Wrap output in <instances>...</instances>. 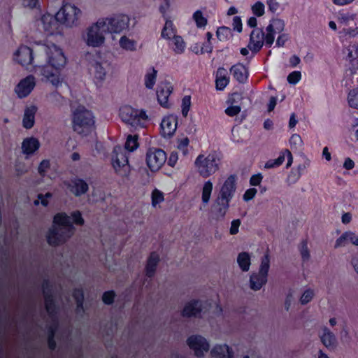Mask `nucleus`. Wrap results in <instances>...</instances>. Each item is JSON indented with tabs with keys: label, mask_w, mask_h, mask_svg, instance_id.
<instances>
[{
	"label": "nucleus",
	"mask_w": 358,
	"mask_h": 358,
	"mask_svg": "<svg viewBox=\"0 0 358 358\" xmlns=\"http://www.w3.org/2000/svg\"><path fill=\"white\" fill-rule=\"evenodd\" d=\"M109 63L99 55L93 57L88 64L89 73L96 87H101L107 76Z\"/></svg>",
	"instance_id": "nucleus-8"
},
{
	"label": "nucleus",
	"mask_w": 358,
	"mask_h": 358,
	"mask_svg": "<svg viewBox=\"0 0 358 358\" xmlns=\"http://www.w3.org/2000/svg\"><path fill=\"white\" fill-rule=\"evenodd\" d=\"M229 83L228 71L224 67L217 69L215 74V85L217 90H223Z\"/></svg>",
	"instance_id": "nucleus-28"
},
{
	"label": "nucleus",
	"mask_w": 358,
	"mask_h": 358,
	"mask_svg": "<svg viewBox=\"0 0 358 358\" xmlns=\"http://www.w3.org/2000/svg\"><path fill=\"white\" fill-rule=\"evenodd\" d=\"M40 147L38 140L34 137L24 139L22 143V152L27 156L33 155Z\"/></svg>",
	"instance_id": "nucleus-27"
},
{
	"label": "nucleus",
	"mask_w": 358,
	"mask_h": 358,
	"mask_svg": "<svg viewBox=\"0 0 358 358\" xmlns=\"http://www.w3.org/2000/svg\"><path fill=\"white\" fill-rule=\"evenodd\" d=\"M322 343L328 349H334L338 345L336 335L328 327H322L319 333Z\"/></svg>",
	"instance_id": "nucleus-23"
},
{
	"label": "nucleus",
	"mask_w": 358,
	"mask_h": 358,
	"mask_svg": "<svg viewBox=\"0 0 358 358\" xmlns=\"http://www.w3.org/2000/svg\"><path fill=\"white\" fill-rule=\"evenodd\" d=\"M237 263L240 269L243 272H247L250 270L251 265V256L247 252H242L238 255Z\"/></svg>",
	"instance_id": "nucleus-33"
},
{
	"label": "nucleus",
	"mask_w": 358,
	"mask_h": 358,
	"mask_svg": "<svg viewBox=\"0 0 358 358\" xmlns=\"http://www.w3.org/2000/svg\"><path fill=\"white\" fill-rule=\"evenodd\" d=\"M73 296L77 303V309L78 311L83 309V292L80 289H76L73 293Z\"/></svg>",
	"instance_id": "nucleus-50"
},
{
	"label": "nucleus",
	"mask_w": 358,
	"mask_h": 358,
	"mask_svg": "<svg viewBox=\"0 0 358 358\" xmlns=\"http://www.w3.org/2000/svg\"><path fill=\"white\" fill-rule=\"evenodd\" d=\"M241 110L240 106H228L224 110L225 113L229 117L237 115Z\"/></svg>",
	"instance_id": "nucleus-57"
},
{
	"label": "nucleus",
	"mask_w": 358,
	"mask_h": 358,
	"mask_svg": "<svg viewBox=\"0 0 358 358\" xmlns=\"http://www.w3.org/2000/svg\"><path fill=\"white\" fill-rule=\"evenodd\" d=\"M213 189V185L210 180H207L203 183L201 191V201L203 204L206 205L209 203Z\"/></svg>",
	"instance_id": "nucleus-36"
},
{
	"label": "nucleus",
	"mask_w": 358,
	"mask_h": 358,
	"mask_svg": "<svg viewBox=\"0 0 358 358\" xmlns=\"http://www.w3.org/2000/svg\"><path fill=\"white\" fill-rule=\"evenodd\" d=\"M58 22L56 15L53 17L52 15L46 13L38 20V26H41L48 34L52 35L58 29Z\"/></svg>",
	"instance_id": "nucleus-20"
},
{
	"label": "nucleus",
	"mask_w": 358,
	"mask_h": 358,
	"mask_svg": "<svg viewBox=\"0 0 358 358\" xmlns=\"http://www.w3.org/2000/svg\"><path fill=\"white\" fill-rule=\"evenodd\" d=\"M289 144L293 150H298L301 149L303 145L301 137L299 134H293L289 139Z\"/></svg>",
	"instance_id": "nucleus-46"
},
{
	"label": "nucleus",
	"mask_w": 358,
	"mask_h": 358,
	"mask_svg": "<svg viewBox=\"0 0 358 358\" xmlns=\"http://www.w3.org/2000/svg\"><path fill=\"white\" fill-rule=\"evenodd\" d=\"M72 128L78 134L86 136L95 128V117L92 112L83 106H78L72 112Z\"/></svg>",
	"instance_id": "nucleus-4"
},
{
	"label": "nucleus",
	"mask_w": 358,
	"mask_h": 358,
	"mask_svg": "<svg viewBox=\"0 0 358 358\" xmlns=\"http://www.w3.org/2000/svg\"><path fill=\"white\" fill-rule=\"evenodd\" d=\"M349 243L358 246V235L351 231H348L342 234V235L338 238L335 243V248L344 247Z\"/></svg>",
	"instance_id": "nucleus-25"
},
{
	"label": "nucleus",
	"mask_w": 358,
	"mask_h": 358,
	"mask_svg": "<svg viewBox=\"0 0 358 358\" xmlns=\"http://www.w3.org/2000/svg\"><path fill=\"white\" fill-rule=\"evenodd\" d=\"M43 292L45 297V308L48 314L52 318L55 317L56 313V308L53 301V296L50 293L48 289V284L45 282L43 285Z\"/></svg>",
	"instance_id": "nucleus-30"
},
{
	"label": "nucleus",
	"mask_w": 358,
	"mask_h": 358,
	"mask_svg": "<svg viewBox=\"0 0 358 358\" xmlns=\"http://www.w3.org/2000/svg\"><path fill=\"white\" fill-rule=\"evenodd\" d=\"M159 260V257L157 253H155V252L151 253V255H150V257L148 259V262H147V265H146V268H145L146 275L148 277H152L155 274Z\"/></svg>",
	"instance_id": "nucleus-34"
},
{
	"label": "nucleus",
	"mask_w": 358,
	"mask_h": 358,
	"mask_svg": "<svg viewBox=\"0 0 358 358\" xmlns=\"http://www.w3.org/2000/svg\"><path fill=\"white\" fill-rule=\"evenodd\" d=\"M270 268V257L266 252L261 259L258 272L252 273L250 277V287L254 291H258L268 281V273Z\"/></svg>",
	"instance_id": "nucleus-9"
},
{
	"label": "nucleus",
	"mask_w": 358,
	"mask_h": 358,
	"mask_svg": "<svg viewBox=\"0 0 358 358\" xmlns=\"http://www.w3.org/2000/svg\"><path fill=\"white\" fill-rule=\"evenodd\" d=\"M37 108L34 106L26 107L22 117V126L27 129L32 128L35 123V115Z\"/></svg>",
	"instance_id": "nucleus-26"
},
{
	"label": "nucleus",
	"mask_w": 358,
	"mask_h": 358,
	"mask_svg": "<svg viewBox=\"0 0 358 358\" xmlns=\"http://www.w3.org/2000/svg\"><path fill=\"white\" fill-rule=\"evenodd\" d=\"M236 175L232 174L228 176L220 186L217 195L231 201L236 190Z\"/></svg>",
	"instance_id": "nucleus-16"
},
{
	"label": "nucleus",
	"mask_w": 358,
	"mask_h": 358,
	"mask_svg": "<svg viewBox=\"0 0 358 358\" xmlns=\"http://www.w3.org/2000/svg\"><path fill=\"white\" fill-rule=\"evenodd\" d=\"M285 22L280 19L272 20L266 27V34L262 29H255L250 34L248 48L255 53L258 52L265 41L266 45L271 46L275 39V35L281 33L285 29Z\"/></svg>",
	"instance_id": "nucleus-3"
},
{
	"label": "nucleus",
	"mask_w": 358,
	"mask_h": 358,
	"mask_svg": "<svg viewBox=\"0 0 358 358\" xmlns=\"http://www.w3.org/2000/svg\"><path fill=\"white\" fill-rule=\"evenodd\" d=\"M111 164L115 172L121 176H127L129 173L128 157L120 146H115L111 155Z\"/></svg>",
	"instance_id": "nucleus-10"
},
{
	"label": "nucleus",
	"mask_w": 358,
	"mask_h": 358,
	"mask_svg": "<svg viewBox=\"0 0 358 358\" xmlns=\"http://www.w3.org/2000/svg\"><path fill=\"white\" fill-rule=\"evenodd\" d=\"M187 344L198 357L203 356L209 350L210 345L208 341L200 335H192L187 340Z\"/></svg>",
	"instance_id": "nucleus-14"
},
{
	"label": "nucleus",
	"mask_w": 358,
	"mask_h": 358,
	"mask_svg": "<svg viewBox=\"0 0 358 358\" xmlns=\"http://www.w3.org/2000/svg\"><path fill=\"white\" fill-rule=\"evenodd\" d=\"M191 106V97L189 96H185L182 99V114L184 117L187 115Z\"/></svg>",
	"instance_id": "nucleus-51"
},
{
	"label": "nucleus",
	"mask_w": 358,
	"mask_h": 358,
	"mask_svg": "<svg viewBox=\"0 0 358 358\" xmlns=\"http://www.w3.org/2000/svg\"><path fill=\"white\" fill-rule=\"evenodd\" d=\"M301 78V73L300 71H295L290 73L287 76V81L290 84H296Z\"/></svg>",
	"instance_id": "nucleus-55"
},
{
	"label": "nucleus",
	"mask_w": 358,
	"mask_h": 358,
	"mask_svg": "<svg viewBox=\"0 0 358 358\" xmlns=\"http://www.w3.org/2000/svg\"><path fill=\"white\" fill-rule=\"evenodd\" d=\"M40 50L45 53L46 64H34L35 71L45 78L52 85H62L63 78L60 73H53L48 69L50 66L56 71L63 69L67 64V57L62 48L54 44H42Z\"/></svg>",
	"instance_id": "nucleus-1"
},
{
	"label": "nucleus",
	"mask_w": 358,
	"mask_h": 358,
	"mask_svg": "<svg viewBox=\"0 0 358 358\" xmlns=\"http://www.w3.org/2000/svg\"><path fill=\"white\" fill-rule=\"evenodd\" d=\"M101 19L105 22L108 33L120 34L129 29L130 19L126 15H117Z\"/></svg>",
	"instance_id": "nucleus-12"
},
{
	"label": "nucleus",
	"mask_w": 358,
	"mask_h": 358,
	"mask_svg": "<svg viewBox=\"0 0 358 358\" xmlns=\"http://www.w3.org/2000/svg\"><path fill=\"white\" fill-rule=\"evenodd\" d=\"M56 330V327H51L49 329V335H48V346L50 349L54 350L56 347V343L54 340L55 333Z\"/></svg>",
	"instance_id": "nucleus-59"
},
{
	"label": "nucleus",
	"mask_w": 358,
	"mask_h": 358,
	"mask_svg": "<svg viewBox=\"0 0 358 358\" xmlns=\"http://www.w3.org/2000/svg\"><path fill=\"white\" fill-rule=\"evenodd\" d=\"M289 38L288 34L282 33H279V36L276 40V45L278 47H283L285 43L287 41Z\"/></svg>",
	"instance_id": "nucleus-61"
},
{
	"label": "nucleus",
	"mask_w": 358,
	"mask_h": 358,
	"mask_svg": "<svg viewBox=\"0 0 358 358\" xmlns=\"http://www.w3.org/2000/svg\"><path fill=\"white\" fill-rule=\"evenodd\" d=\"M347 60L350 65V71L354 73L358 69V45H350L348 48Z\"/></svg>",
	"instance_id": "nucleus-29"
},
{
	"label": "nucleus",
	"mask_w": 358,
	"mask_h": 358,
	"mask_svg": "<svg viewBox=\"0 0 358 358\" xmlns=\"http://www.w3.org/2000/svg\"><path fill=\"white\" fill-rule=\"evenodd\" d=\"M108 33L105 22L101 18L87 27L82 35V38L89 47L99 48L105 43V34Z\"/></svg>",
	"instance_id": "nucleus-6"
},
{
	"label": "nucleus",
	"mask_w": 358,
	"mask_h": 358,
	"mask_svg": "<svg viewBox=\"0 0 358 358\" xmlns=\"http://www.w3.org/2000/svg\"><path fill=\"white\" fill-rule=\"evenodd\" d=\"M299 251L303 262H308L310 258V250L308 248L307 242L303 241L299 246Z\"/></svg>",
	"instance_id": "nucleus-49"
},
{
	"label": "nucleus",
	"mask_w": 358,
	"mask_h": 358,
	"mask_svg": "<svg viewBox=\"0 0 358 358\" xmlns=\"http://www.w3.org/2000/svg\"><path fill=\"white\" fill-rule=\"evenodd\" d=\"M242 100V96L238 93L232 94L227 99V103L229 106H240L238 103Z\"/></svg>",
	"instance_id": "nucleus-54"
},
{
	"label": "nucleus",
	"mask_w": 358,
	"mask_h": 358,
	"mask_svg": "<svg viewBox=\"0 0 358 358\" xmlns=\"http://www.w3.org/2000/svg\"><path fill=\"white\" fill-rule=\"evenodd\" d=\"M173 50L176 54H182L185 49V43L182 38L180 36L176 35L173 38Z\"/></svg>",
	"instance_id": "nucleus-39"
},
{
	"label": "nucleus",
	"mask_w": 358,
	"mask_h": 358,
	"mask_svg": "<svg viewBox=\"0 0 358 358\" xmlns=\"http://www.w3.org/2000/svg\"><path fill=\"white\" fill-rule=\"evenodd\" d=\"M348 101L350 107L358 108V87L354 88L349 92Z\"/></svg>",
	"instance_id": "nucleus-41"
},
{
	"label": "nucleus",
	"mask_w": 358,
	"mask_h": 358,
	"mask_svg": "<svg viewBox=\"0 0 358 358\" xmlns=\"http://www.w3.org/2000/svg\"><path fill=\"white\" fill-rule=\"evenodd\" d=\"M82 10L70 3H65L56 13V20L61 24L72 28L77 27L82 17Z\"/></svg>",
	"instance_id": "nucleus-7"
},
{
	"label": "nucleus",
	"mask_w": 358,
	"mask_h": 358,
	"mask_svg": "<svg viewBox=\"0 0 358 358\" xmlns=\"http://www.w3.org/2000/svg\"><path fill=\"white\" fill-rule=\"evenodd\" d=\"M231 201L217 195L212 205V213L217 220L223 219L229 208Z\"/></svg>",
	"instance_id": "nucleus-18"
},
{
	"label": "nucleus",
	"mask_w": 358,
	"mask_h": 358,
	"mask_svg": "<svg viewBox=\"0 0 358 358\" xmlns=\"http://www.w3.org/2000/svg\"><path fill=\"white\" fill-rule=\"evenodd\" d=\"M252 10L257 16H262L264 13V5L262 2L258 1L252 6Z\"/></svg>",
	"instance_id": "nucleus-58"
},
{
	"label": "nucleus",
	"mask_w": 358,
	"mask_h": 358,
	"mask_svg": "<svg viewBox=\"0 0 358 358\" xmlns=\"http://www.w3.org/2000/svg\"><path fill=\"white\" fill-rule=\"evenodd\" d=\"M119 44L121 48L127 51L133 52L136 50V41L126 36H122L120 38Z\"/></svg>",
	"instance_id": "nucleus-37"
},
{
	"label": "nucleus",
	"mask_w": 358,
	"mask_h": 358,
	"mask_svg": "<svg viewBox=\"0 0 358 358\" xmlns=\"http://www.w3.org/2000/svg\"><path fill=\"white\" fill-rule=\"evenodd\" d=\"M167 159L166 152L157 148H150L146 152V164L152 171L161 169Z\"/></svg>",
	"instance_id": "nucleus-13"
},
{
	"label": "nucleus",
	"mask_w": 358,
	"mask_h": 358,
	"mask_svg": "<svg viewBox=\"0 0 358 358\" xmlns=\"http://www.w3.org/2000/svg\"><path fill=\"white\" fill-rule=\"evenodd\" d=\"M115 294L113 291L106 292L103 294V301L106 304H111L113 302Z\"/></svg>",
	"instance_id": "nucleus-63"
},
{
	"label": "nucleus",
	"mask_w": 358,
	"mask_h": 358,
	"mask_svg": "<svg viewBox=\"0 0 358 358\" xmlns=\"http://www.w3.org/2000/svg\"><path fill=\"white\" fill-rule=\"evenodd\" d=\"M210 304L205 301L192 300L185 306L182 310L184 317H197L201 313H205L209 308Z\"/></svg>",
	"instance_id": "nucleus-15"
},
{
	"label": "nucleus",
	"mask_w": 358,
	"mask_h": 358,
	"mask_svg": "<svg viewBox=\"0 0 358 358\" xmlns=\"http://www.w3.org/2000/svg\"><path fill=\"white\" fill-rule=\"evenodd\" d=\"M120 117L123 122L132 127L141 126V121L148 119L145 110H137L129 106H124L120 108Z\"/></svg>",
	"instance_id": "nucleus-11"
},
{
	"label": "nucleus",
	"mask_w": 358,
	"mask_h": 358,
	"mask_svg": "<svg viewBox=\"0 0 358 358\" xmlns=\"http://www.w3.org/2000/svg\"><path fill=\"white\" fill-rule=\"evenodd\" d=\"M222 165V156L220 154L213 152L199 155L195 161L194 166L199 174L204 178H208L217 172Z\"/></svg>",
	"instance_id": "nucleus-5"
},
{
	"label": "nucleus",
	"mask_w": 358,
	"mask_h": 358,
	"mask_svg": "<svg viewBox=\"0 0 358 358\" xmlns=\"http://www.w3.org/2000/svg\"><path fill=\"white\" fill-rule=\"evenodd\" d=\"M257 192V190L255 188H250L247 189L243 196V200L245 201L252 200L255 196Z\"/></svg>",
	"instance_id": "nucleus-60"
},
{
	"label": "nucleus",
	"mask_w": 358,
	"mask_h": 358,
	"mask_svg": "<svg viewBox=\"0 0 358 358\" xmlns=\"http://www.w3.org/2000/svg\"><path fill=\"white\" fill-rule=\"evenodd\" d=\"M197 27L202 28L207 24V19L203 16L202 12L199 10L195 11L192 15Z\"/></svg>",
	"instance_id": "nucleus-43"
},
{
	"label": "nucleus",
	"mask_w": 358,
	"mask_h": 358,
	"mask_svg": "<svg viewBox=\"0 0 358 358\" xmlns=\"http://www.w3.org/2000/svg\"><path fill=\"white\" fill-rule=\"evenodd\" d=\"M70 191L76 196H80L87 192L88 185L81 179H75L69 185Z\"/></svg>",
	"instance_id": "nucleus-32"
},
{
	"label": "nucleus",
	"mask_w": 358,
	"mask_h": 358,
	"mask_svg": "<svg viewBox=\"0 0 358 358\" xmlns=\"http://www.w3.org/2000/svg\"><path fill=\"white\" fill-rule=\"evenodd\" d=\"M14 59L22 66L32 64L34 62L32 50L26 45L20 46L14 54Z\"/></svg>",
	"instance_id": "nucleus-22"
},
{
	"label": "nucleus",
	"mask_w": 358,
	"mask_h": 358,
	"mask_svg": "<svg viewBox=\"0 0 358 358\" xmlns=\"http://www.w3.org/2000/svg\"><path fill=\"white\" fill-rule=\"evenodd\" d=\"M357 15L356 13H342L340 15L339 21L342 24L348 26L350 24V22L355 21L357 19Z\"/></svg>",
	"instance_id": "nucleus-47"
},
{
	"label": "nucleus",
	"mask_w": 358,
	"mask_h": 358,
	"mask_svg": "<svg viewBox=\"0 0 358 358\" xmlns=\"http://www.w3.org/2000/svg\"><path fill=\"white\" fill-rule=\"evenodd\" d=\"M301 177L299 171L292 170L288 175L286 182L289 185L296 183Z\"/></svg>",
	"instance_id": "nucleus-52"
},
{
	"label": "nucleus",
	"mask_w": 358,
	"mask_h": 358,
	"mask_svg": "<svg viewBox=\"0 0 358 358\" xmlns=\"http://www.w3.org/2000/svg\"><path fill=\"white\" fill-rule=\"evenodd\" d=\"M151 198L152 205L154 207H155L157 204L162 203L164 199L163 192L157 189H155L152 191Z\"/></svg>",
	"instance_id": "nucleus-48"
},
{
	"label": "nucleus",
	"mask_w": 358,
	"mask_h": 358,
	"mask_svg": "<svg viewBox=\"0 0 358 358\" xmlns=\"http://www.w3.org/2000/svg\"><path fill=\"white\" fill-rule=\"evenodd\" d=\"M138 147V136L136 135H129L125 142L124 148L129 152H133L136 150Z\"/></svg>",
	"instance_id": "nucleus-40"
},
{
	"label": "nucleus",
	"mask_w": 358,
	"mask_h": 358,
	"mask_svg": "<svg viewBox=\"0 0 358 358\" xmlns=\"http://www.w3.org/2000/svg\"><path fill=\"white\" fill-rule=\"evenodd\" d=\"M343 32L345 36H348L349 37H355L358 35V26L355 27L344 28Z\"/></svg>",
	"instance_id": "nucleus-62"
},
{
	"label": "nucleus",
	"mask_w": 358,
	"mask_h": 358,
	"mask_svg": "<svg viewBox=\"0 0 358 358\" xmlns=\"http://www.w3.org/2000/svg\"><path fill=\"white\" fill-rule=\"evenodd\" d=\"M36 85L35 78L33 76H27L21 80L15 88L17 96L20 98L27 96Z\"/></svg>",
	"instance_id": "nucleus-17"
},
{
	"label": "nucleus",
	"mask_w": 358,
	"mask_h": 358,
	"mask_svg": "<svg viewBox=\"0 0 358 358\" xmlns=\"http://www.w3.org/2000/svg\"><path fill=\"white\" fill-rule=\"evenodd\" d=\"M176 30L172 21L166 20L162 29L161 36L166 40H171L176 36Z\"/></svg>",
	"instance_id": "nucleus-35"
},
{
	"label": "nucleus",
	"mask_w": 358,
	"mask_h": 358,
	"mask_svg": "<svg viewBox=\"0 0 358 358\" xmlns=\"http://www.w3.org/2000/svg\"><path fill=\"white\" fill-rule=\"evenodd\" d=\"M285 161V153L280 152L279 157L275 159L267 161L264 165L266 169H273L280 166Z\"/></svg>",
	"instance_id": "nucleus-44"
},
{
	"label": "nucleus",
	"mask_w": 358,
	"mask_h": 358,
	"mask_svg": "<svg viewBox=\"0 0 358 358\" xmlns=\"http://www.w3.org/2000/svg\"><path fill=\"white\" fill-rule=\"evenodd\" d=\"M173 92V86L169 83H161L157 90V97L159 103L164 108H169V97Z\"/></svg>",
	"instance_id": "nucleus-21"
},
{
	"label": "nucleus",
	"mask_w": 358,
	"mask_h": 358,
	"mask_svg": "<svg viewBox=\"0 0 358 358\" xmlns=\"http://www.w3.org/2000/svg\"><path fill=\"white\" fill-rule=\"evenodd\" d=\"M230 73L239 83H246L248 78V70L241 63L233 65L230 68Z\"/></svg>",
	"instance_id": "nucleus-24"
},
{
	"label": "nucleus",
	"mask_w": 358,
	"mask_h": 358,
	"mask_svg": "<svg viewBox=\"0 0 358 358\" xmlns=\"http://www.w3.org/2000/svg\"><path fill=\"white\" fill-rule=\"evenodd\" d=\"M189 144V139L184 138L181 139L178 144V149L182 153L183 155H186L188 153L187 146Z\"/></svg>",
	"instance_id": "nucleus-56"
},
{
	"label": "nucleus",
	"mask_w": 358,
	"mask_h": 358,
	"mask_svg": "<svg viewBox=\"0 0 358 358\" xmlns=\"http://www.w3.org/2000/svg\"><path fill=\"white\" fill-rule=\"evenodd\" d=\"M216 35L220 41H227L231 36V29L227 27H221L217 29Z\"/></svg>",
	"instance_id": "nucleus-42"
},
{
	"label": "nucleus",
	"mask_w": 358,
	"mask_h": 358,
	"mask_svg": "<svg viewBox=\"0 0 358 358\" xmlns=\"http://www.w3.org/2000/svg\"><path fill=\"white\" fill-rule=\"evenodd\" d=\"M315 296V292L313 289H306L300 298V303L302 305H306L310 302Z\"/></svg>",
	"instance_id": "nucleus-45"
},
{
	"label": "nucleus",
	"mask_w": 358,
	"mask_h": 358,
	"mask_svg": "<svg viewBox=\"0 0 358 358\" xmlns=\"http://www.w3.org/2000/svg\"><path fill=\"white\" fill-rule=\"evenodd\" d=\"M178 125V118L176 116L171 115L164 117L161 122V134L164 138L172 136Z\"/></svg>",
	"instance_id": "nucleus-19"
},
{
	"label": "nucleus",
	"mask_w": 358,
	"mask_h": 358,
	"mask_svg": "<svg viewBox=\"0 0 358 358\" xmlns=\"http://www.w3.org/2000/svg\"><path fill=\"white\" fill-rule=\"evenodd\" d=\"M213 358H231L233 351L227 345H217L210 352Z\"/></svg>",
	"instance_id": "nucleus-31"
},
{
	"label": "nucleus",
	"mask_w": 358,
	"mask_h": 358,
	"mask_svg": "<svg viewBox=\"0 0 358 358\" xmlns=\"http://www.w3.org/2000/svg\"><path fill=\"white\" fill-rule=\"evenodd\" d=\"M72 222L83 224L84 220L79 211L71 213L67 216L65 213H58L54 217L53 226L50 230L47 238L51 245H57L64 241L73 234Z\"/></svg>",
	"instance_id": "nucleus-2"
},
{
	"label": "nucleus",
	"mask_w": 358,
	"mask_h": 358,
	"mask_svg": "<svg viewBox=\"0 0 358 358\" xmlns=\"http://www.w3.org/2000/svg\"><path fill=\"white\" fill-rule=\"evenodd\" d=\"M241 220L239 219L234 220L231 223L230 234L235 235L238 234V229L241 225Z\"/></svg>",
	"instance_id": "nucleus-64"
},
{
	"label": "nucleus",
	"mask_w": 358,
	"mask_h": 358,
	"mask_svg": "<svg viewBox=\"0 0 358 358\" xmlns=\"http://www.w3.org/2000/svg\"><path fill=\"white\" fill-rule=\"evenodd\" d=\"M51 197L52 194L49 192L46 193L45 195L41 194H38V199L35 200L34 203V205L37 206L41 203L43 206H47L48 204V199Z\"/></svg>",
	"instance_id": "nucleus-53"
},
{
	"label": "nucleus",
	"mask_w": 358,
	"mask_h": 358,
	"mask_svg": "<svg viewBox=\"0 0 358 358\" xmlns=\"http://www.w3.org/2000/svg\"><path fill=\"white\" fill-rule=\"evenodd\" d=\"M157 71L154 68L148 70L145 75V85L148 89H152L157 79Z\"/></svg>",
	"instance_id": "nucleus-38"
}]
</instances>
